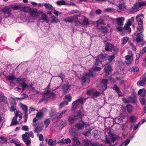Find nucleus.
<instances>
[{
  "mask_svg": "<svg viewBox=\"0 0 146 146\" xmlns=\"http://www.w3.org/2000/svg\"><path fill=\"white\" fill-rule=\"evenodd\" d=\"M101 68L96 66L93 67L90 70L89 72L84 74L82 77V84L83 86L87 85L90 82L89 78L94 77L96 74L94 73L95 71H99Z\"/></svg>",
  "mask_w": 146,
  "mask_h": 146,
  "instance_id": "nucleus-1",
  "label": "nucleus"
},
{
  "mask_svg": "<svg viewBox=\"0 0 146 146\" xmlns=\"http://www.w3.org/2000/svg\"><path fill=\"white\" fill-rule=\"evenodd\" d=\"M49 87V85L46 87L45 92L43 94L44 97H43L39 101L40 103H41L44 101H47L48 99H53L56 97V94L54 93L51 92L50 91L48 90Z\"/></svg>",
  "mask_w": 146,
  "mask_h": 146,
  "instance_id": "nucleus-2",
  "label": "nucleus"
},
{
  "mask_svg": "<svg viewBox=\"0 0 146 146\" xmlns=\"http://www.w3.org/2000/svg\"><path fill=\"white\" fill-rule=\"evenodd\" d=\"M86 98L81 97L73 102L72 106V109L75 110L79 108V106L80 105H83L85 102Z\"/></svg>",
  "mask_w": 146,
  "mask_h": 146,
  "instance_id": "nucleus-3",
  "label": "nucleus"
},
{
  "mask_svg": "<svg viewBox=\"0 0 146 146\" xmlns=\"http://www.w3.org/2000/svg\"><path fill=\"white\" fill-rule=\"evenodd\" d=\"M144 1H142L140 2L136 3L133 6L130 10V12L131 13H133L135 12L138 11L139 9L142 6L146 5V0Z\"/></svg>",
  "mask_w": 146,
  "mask_h": 146,
  "instance_id": "nucleus-4",
  "label": "nucleus"
},
{
  "mask_svg": "<svg viewBox=\"0 0 146 146\" xmlns=\"http://www.w3.org/2000/svg\"><path fill=\"white\" fill-rule=\"evenodd\" d=\"M103 67H104V66H103ZM104 72H106V74L104 75V77H105L108 76L110 73L112 71V69L109 63L106 64L104 65Z\"/></svg>",
  "mask_w": 146,
  "mask_h": 146,
  "instance_id": "nucleus-5",
  "label": "nucleus"
},
{
  "mask_svg": "<svg viewBox=\"0 0 146 146\" xmlns=\"http://www.w3.org/2000/svg\"><path fill=\"white\" fill-rule=\"evenodd\" d=\"M33 126L34 128V132L35 133H38L42 130L43 125L41 123L33 124Z\"/></svg>",
  "mask_w": 146,
  "mask_h": 146,
  "instance_id": "nucleus-6",
  "label": "nucleus"
},
{
  "mask_svg": "<svg viewBox=\"0 0 146 146\" xmlns=\"http://www.w3.org/2000/svg\"><path fill=\"white\" fill-rule=\"evenodd\" d=\"M19 85L22 87L23 90H24L26 88H27L30 90H33L34 89V88L32 86H28L25 82L20 83Z\"/></svg>",
  "mask_w": 146,
  "mask_h": 146,
  "instance_id": "nucleus-7",
  "label": "nucleus"
},
{
  "mask_svg": "<svg viewBox=\"0 0 146 146\" xmlns=\"http://www.w3.org/2000/svg\"><path fill=\"white\" fill-rule=\"evenodd\" d=\"M136 19L137 21H138V24L139 27L137 28V30L139 31L143 30V22L139 18V16H137L136 17Z\"/></svg>",
  "mask_w": 146,
  "mask_h": 146,
  "instance_id": "nucleus-8",
  "label": "nucleus"
},
{
  "mask_svg": "<svg viewBox=\"0 0 146 146\" xmlns=\"http://www.w3.org/2000/svg\"><path fill=\"white\" fill-rule=\"evenodd\" d=\"M105 50H106L111 52L113 50V45L106 42V41H105Z\"/></svg>",
  "mask_w": 146,
  "mask_h": 146,
  "instance_id": "nucleus-9",
  "label": "nucleus"
},
{
  "mask_svg": "<svg viewBox=\"0 0 146 146\" xmlns=\"http://www.w3.org/2000/svg\"><path fill=\"white\" fill-rule=\"evenodd\" d=\"M108 80L106 79H103L101 83V90L104 91L107 88V85Z\"/></svg>",
  "mask_w": 146,
  "mask_h": 146,
  "instance_id": "nucleus-10",
  "label": "nucleus"
},
{
  "mask_svg": "<svg viewBox=\"0 0 146 146\" xmlns=\"http://www.w3.org/2000/svg\"><path fill=\"white\" fill-rule=\"evenodd\" d=\"M146 73H145L143 77L142 80L140 81H138L137 83V85L140 86H143L146 83V76H145Z\"/></svg>",
  "mask_w": 146,
  "mask_h": 146,
  "instance_id": "nucleus-11",
  "label": "nucleus"
},
{
  "mask_svg": "<svg viewBox=\"0 0 146 146\" xmlns=\"http://www.w3.org/2000/svg\"><path fill=\"white\" fill-rule=\"evenodd\" d=\"M143 35L142 32L137 34L136 39V41L137 42H139L142 41L143 40Z\"/></svg>",
  "mask_w": 146,
  "mask_h": 146,
  "instance_id": "nucleus-12",
  "label": "nucleus"
},
{
  "mask_svg": "<svg viewBox=\"0 0 146 146\" xmlns=\"http://www.w3.org/2000/svg\"><path fill=\"white\" fill-rule=\"evenodd\" d=\"M64 92H66L70 87V85L68 84H64L60 86Z\"/></svg>",
  "mask_w": 146,
  "mask_h": 146,
  "instance_id": "nucleus-13",
  "label": "nucleus"
},
{
  "mask_svg": "<svg viewBox=\"0 0 146 146\" xmlns=\"http://www.w3.org/2000/svg\"><path fill=\"white\" fill-rule=\"evenodd\" d=\"M68 111L67 110H66L61 113L60 114L58 115H57L56 116V118L58 119H60L62 117H64L66 116L67 114V112Z\"/></svg>",
  "mask_w": 146,
  "mask_h": 146,
  "instance_id": "nucleus-14",
  "label": "nucleus"
},
{
  "mask_svg": "<svg viewBox=\"0 0 146 146\" xmlns=\"http://www.w3.org/2000/svg\"><path fill=\"white\" fill-rule=\"evenodd\" d=\"M124 20V18L123 17H119L118 18L116 19V20L117 21V23L118 25L123 26V21Z\"/></svg>",
  "mask_w": 146,
  "mask_h": 146,
  "instance_id": "nucleus-15",
  "label": "nucleus"
},
{
  "mask_svg": "<svg viewBox=\"0 0 146 146\" xmlns=\"http://www.w3.org/2000/svg\"><path fill=\"white\" fill-rule=\"evenodd\" d=\"M145 94H143L141 95L140 96V101L141 104L142 105H145Z\"/></svg>",
  "mask_w": 146,
  "mask_h": 146,
  "instance_id": "nucleus-16",
  "label": "nucleus"
},
{
  "mask_svg": "<svg viewBox=\"0 0 146 146\" xmlns=\"http://www.w3.org/2000/svg\"><path fill=\"white\" fill-rule=\"evenodd\" d=\"M75 120H78L82 118L81 112L80 110L78 111L74 116Z\"/></svg>",
  "mask_w": 146,
  "mask_h": 146,
  "instance_id": "nucleus-17",
  "label": "nucleus"
},
{
  "mask_svg": "<svg viewBox=\"0 0 146 146\" xmlns=\"http://www.w3.org/2000/svg\"><path fill=\"white\" fill-rule=\"evenodd\" d=\"M139 68L137 67H133L129 69L128 70L130 72H133L135 74H137L139 71Z\"/></svg>",
  "mask_w": 146,
  "mask_h": 146,
  "instance_id": "nucleus-18",
  "label": "nucleus"
},
{
  "mask_svg": "<svg viewBox=\"0 0 146 146\" xmlns=\"http://www.w3.org/2000/svg\"><path fill=\"white\" fill-rule=\"evenodd\" d=\"M17 117H13L10 125L11 126H12L14 125H17L19 124V123L17 121Z\"/></svg>",
  "mask_w": 146,
  "mask_h": 146,
  "instance_id": "nucleus-19",
  "label": "nucleus"
},
{
  "mask_svg": "<svg viewBox=\"0 0 146 146\" xmlns=\"http://www.w3.org/2000/svg\"><path fill=\"white\" fill-rule=\"evenodd\" d=\"M44 116L43 113L41 111H39L36 115V117L39 119H40Z\"/></svg>",
  "mask_w": 146,
  "mask_h": 146,
  "instance_id": "nucleus-20",
  "label": "nucleus"
},
{
  "mask_svg": "<svg viewBox=\"0 0 146 146\" xmlns=\"http://www.w3.org/2000/svg\"><path fill=\"white\" fill-rule=\"evenodd\" d=\"M83 124L80 123H77L75 125V127L78 129L81 130L84 127V125H86L85 122L83 123Z\"/></svg>",
  "mask_w": 146,
  "mask_h": 146,
  "instance_id": "nucleus-21",
  "label": "nucleus"
},
{
  "mask_svg": "<svg viewBox=\"0 0 146 146\" xmlns=\"http://www.w3.org/2000/svg\"><path fill=\"white\" fill-rule=\"evenodd\" d=\"M129 99L130 102L132 103H135L137 101V98L135 97H132L131 96H129L128 97Z\"/></svg>",
  "mask_w": 146,
  "mask_h": 146,
  "instance_id": "nucleus-22",
  "label": "nucleus"
},
{
  "mask_svg": "<svg viewBox=\"0 0 146 146\" xmlns=\"http://www.w3.org/2000/svg\"><path fill=\"white\" fill-rule=\"evenodd\" d=\"M113 88V90L115 91L118 94L119 96H121L122 95V94L119 88L117 87L116 85H114V86Z\"/></svg>",
  "mask_w": 146,
  "mask_h": 146,
  "instance_id": "nucleus-23",
  "label": "nucleus"
},
{
  "mask_svg": "<svg viewBox=\"0 0 146 146\" xmlns=\"http://www.w3.org/2000/svg\"><path fill=\"white\" fill-rule=\"evenodd\" d=\"M74 17H70L66 18L64 21L66 22L72 23L74 20Z\"/></svg>",
  "mask_w": 146,
  "mask_h": 146,
  "instance_id": "nucleus-24",
  "label": "nucleus"
},
{
  "mask_svg": "<svg viewBox=\"0 0 146 146\" xmlns=\"http://www.w3.org/2000/svg\"><path fill=\"white\" fill-rule=\"evenodd\" d=\"M126 108L127 112L129 113H130L132 112L133 108L132 105L130 104L127 105L126 106Z\"/></svg>",
  "mask_w": 146,
  "mask_h": 146,
  "instance_id": "nucleus-25",
  "label": "nucleus"
},
{
  "mask_svg": "<svg viewBox=\"0 0 146 146\" xmlns=\"http://www.w3.org/2000/svg\"><path fill=\"white\" fill-rule=\"evenodd\" d=\"M48 144L50 146L55 145L56 144V140L53 141L51 139H49L48 141Z\"/></svg>",
  "mask_w": 146,
  "mask_h": 146,
  "instance_id": "nucleus-26",
  "label": "nucleus"
},
{
  "mask_svg": "<svg viewBox=\"0 0 146 146\" xmlns=\"http://www.w3.org/2000/svg\"><path fill=\"white\" fill-rule=\"evenodd\" d=\"M7 102V98L3 95L0 94V102Z\"/></svg>",
  "mask_w": 146,
  "mask_h": 146,
  "instance_id": "nucleus-27",
  "label": "nucleus"
},
{
  "mask_svg": "<svg viewBox=\"0 0 146 146\" xmlns=\"http://www.w3.org/2000/svg\"><path fill=\"white\" fill-rule=\"evenodd\" d=\"M84 19L82 21V24L84 25H87L89 24V21L88 19L85 16H82Z\"/></svg>",
  "mask_w": 146,
  "mask_h": 146,
  "instance_id": "nucleus-28",
  "label": "nucleus"
},
{
  "mask_svg": "<svg viewBox=\"0 0 146 146\" xmlns=\"http://www.w3.org/2000/svg\"><path fill=\"white\" fill-rule=\"evenodd\" d=\"M30 15L31 17L36 18L38 16V15L36 11L33 10L31 12Z\"/></svg>",
  "mask_w": 146,
  "mask_h": 146,
  "instance_id": "nucleus-29",
  "label": "nucleus"
},
{
  "mask_svg": "<svg viewBox=\"0 0 146 146\" xmlns=\"http://www.w3.org/2000/svg\"><path fill=\"white\" fill-rule=\"evenodd\" d=\"M106 54H102L98 55L97 57H98L100 61L102 62V60H104L106 56Z\"/></svg>",
  "mask_w": 146,
  "mask_h": 146,
  "instance_id": "nucleus-30",
  "label": "nucleus"
},
{
  "mask_svg": "<svg viewBox=\"0 0 146 146\" xmlns=\"http://www.w3.org/2000/svg\"><path fill=\"white\" fill-rule=\"evenodd\" d=\"M56 111L55 109L54 108H51L49 112V115L50 117H52L56 113Z\"/></svg>",
  "mask_w": 146,
  "mask_h": 146,
  "instance_id": "nucleus-31",
  "label": "nucleus"
},
{
  "mask_svg": "<svg viewBox=\"0 0 146 146\" xmlns=\"http://www.w3.org/2000/svg\"><path fill=\"white\" fill-rule=\"evenodd\" d=\"M51 19L50 21L51 23H57L58 21V19L54 16H53L51 17Z\"/></svg>",
  "mask_w": 146,
  "mask_h": 146,
  "instance_id": "nucleus-32",
  "label": "nucleus"
},
{
  "mask_svg": "<svg viewBox=\"0 0 146 146\" xmlns=\"http://www.w3.org/2000/svg\"><path fill=\"white\" fill-rule=\"evenodd\" d=\"M41 19L45 21L47 23H48L49 21V19L48 18L47 16L44 14H42V15Z\"/></svg>",
  "mask_w": 146,
  "mask_h": 146,
  "instance_id": "nucleus-33",
  "label": "nucleus"
},
{
  "mask_svg": "<svg viewBox=\"0 0 146 146\" xmlns=\"http://www.w3.org/2000/svg\"><path fill=\"white\" fill-rule=\"evenodd\" d=\"M44 5L46 8L49 9L53 10L54 9V7L49 3H46L44 4Z\"/></svg>",
  "mask_w": 146,
  "mask_h": 146,
  "instance_id": "nucleus-34",
  "label": "nucleus"
},
{
  "mask_svg": "<svg viewBox=\"0 0 146 146\" xmlns=\"http://www.w3.org/2000/svg\"><path fill=\"white\" fill-rule=\"evenodd\" d=\"M24 95L25 96V97H22V98H10L11 99H13L14 100H15V99H19V100H21L23 99H24L25 98H27L28 97V95L25 94L24 93H23L22 94V95Z\"/></svg>",
  "mask_w": 146,
  "mask_h": 146,
  "instance_id": "nucleus-35",
  "label": "nucleus"
},
{
  "mask_svg": "<svg viewBox=\"0 0 146 146\" xmlns=\"http://www.w3.org/2000/svg\"><path fill=\"white\" fill-rule=\"evenodd\" d=\"M75 120H76L75 119L74 116H70L68 119V121L70 124L71 125L74 123Z\"/></svg>",
  "mask_w": 146,
  "mask_h": 146,
  "instance_id": "nucleus-36",
  "label": "nucleus"
},
{
  "mask_svg": "<svg viewBox=\"0 0 146 146\" xmlns=\"http://www.w3.org/2000/svg\"><path fill=\"white\" fill-rule=\"evenodd\" d=\"M50 122V120L49 119H46L44 121V123L45 126V127H47Z\"/></svg>",
  "mask_w": 146,
  "mask_h": 146,
  "instance_id": "nucleus-37",
  "label": "nucleus"
},
{
  "mask_svg": "<svg viewBox=\"0 0 146 146\" xmlns=\"http://www.w3.org/2000/svg\"><path fill=\"white\" fill-rule=\"evenodd\" d=\"M137 118L134 116H131L129 118V120L132 123H133L136 121Z\"/></svg>",
  "mask_w": 146,
  "mask_h": 146,
  "instance_id": "nucleus-38",
  "label": "nucleus"
},
{
  "mask_svg": "<svg viewBox=\"0 0 146 146\" xmlns=\"http://www.w3.org/2000/svg\"><path fill=\"white\" fill-rule=\"evenodd\" d=\"M7 80H8L10 81H12L16 79L15 77L13 75H12L11 76H7Z\"/></svg>",
  "mask_w": 146,
  "mask_h": 146,
  "instance_id": "nucleus-39",
  "label": "nucleus"
},
{
  "mask_svg": "<svg viewBox=\"0 0 146 146\" xmlns=\"http://www.w3.org/2000/svg\"><path fill=\"white\" fill-rule=\"evenodd\" d=\"M11 11V9L10 8H5L3 9V12L5 14H8Z\"/></svg>",
  "mask_w": 146,
  "mask_h": 146,
  "instance_id": "nucleus-40",
  "label": "nucleus"
},
{
  "mask_svg": "<svg viewBox=\"0 0 146 146\" xmlns=\"http://www.w3.org/2000/svg\"><path fill=\"white\" fill-rule=\"evenodd\" d=\"M21 108L24 111V113H27V107L26 105L24 104H22L21 106Z\"/></svg>",
  "mask_w": 146,
  "mask_h": 146,
  "instance_id": "nucleus-41",
  "label": "nucleus"
},
{
  "mask_svg": "<svg viewBox=\"0 0 146 146\" xmlns=\"http://www.w3.org/2000/svg\"><path fill=\"white\" fill-rule=\"evenodd\" d=\"M22 137L23 140L28 139V138L29 137V133L26 132L25 134L22 135Z\"/></svg>",
  "mask_w": 146,
  "mask_h": 146,
  "instance_id": "nucleus-42",
  "label": "nucleus"
},
{
  "mask_svg": "<svg viewBox=\"0 0 146 146\" xmlns=\"http://www.w3.org/2000/svg\"><path fill=\"white\" fill-rule=\"evenodd\" d=\"M128 39V38L127 37L123 38L121 40L122 44H125L127 43Z\"/></svg>",
  "mask_w": 146,
  "mask_h": 146,
  "instance_id": "nucleus-43",
  "label": "nucleus"
},
{
  "mask_svg": "<svg viewBox=\"0 0 146 146\" xmlns=\"http://www.w3.org/2000/svg\"><path fill=\"white\" fill-rule=\"evenodd\" d=\"M16 82L17 83H23V82H25V79L24 78H16Z\"/></svg>",
  "mask_w": 146,
  "mask_h": 146,
  "instance_id": "nucleus-44",
  "label": "nucleus"
},
{
  "mask_svg": "<svg viewBox=\"0 0 146 146\" xmlns=\"http://www.w3.org/2000/svg\"><path fill=\"white\" fill-rule=\"evenodd\" d=\"M95 65H98L99 64L100 62H101L102 63V62L100 61L98 57H97V56L95 57Z\"/></svg>",
  "mask_w": 146,
  "mask_h": 146,
  "instance_id": "nucleus-45",
  "label": "nucleus"
},
{
  "mask_svg": "<svg viewBox=\"0 0 146 146\" xmlns=\"http://www.w3.org/2000/svg\"><path fill=\"white\" fill-rule=\"evenodd\" d=\"M0 139H1L0 142L2 144H3L7 142V141L6 140V139L4 138L3 137H0Z\"/></svg>",
  "mask_w": 146,
  "mask_h": 146,
  "instance_id": "nucleus-46",
  "label": "nucleus"
},
{
  "mask_svg": "<svg viewBox=\"0 0 146 146\" xmlns=\"http://www.w3.org/2000/svg\"><path fill=\"white\" fill-rule=\"evenodd\" d=\"M90 141L87 139H84L83 140V142L84 144V146H88L89 145Z\"/></svg>",
  "mask_w": 146,
  "mask_h": 146,
  "instance_id": "nucleus-47",
  "label": "nucleus"
},
{
  "mask_svg": "<svg viewBox=\"0 0 146 146\" xmlns=\"http://www.w3.org/2000/svg\"><path fill=\"white\" fill-rule=\"evenodd\" d=\"M64 98L66 99L67 100L68 102H70L71 101L72 97L70 95H66Z\"/></svg>",
  "mask_w": 146,
  "mask_h": 146,
  "instance_id": "nucleus-48",
  "label": "nucleus"
},
{
  "mask_svg": "<svg viewBox=\"0 0 146 146\" xmlns=\"http://www.w3.org/2000/svg\"><path fill=\"white\" fill-rule=\"evenodd\" d=\"M56 4L58 5L65 4V2L63 0L59 1L56 2Z\"/></svg>",
  "mask_w": 146,
  "mask_h": 146,
  "instance_id": "nucleus-49",
  "label": "nucleus"
},
{
  "mask_svg": "<svg viewBox=\"0 0 146 146\" xmlns=\"http://www.w3.org/2000/svg\"><path fill=\"white\" fill-rule=\"evenodd\" d=\"M67 124V122L66 120L64 119L62 120V121L60 123V125L62 127H64Z\"/></svg>",
  "mask_w": 146,
  "mask_h": 146,
  "instance_id": "nucleus-50",
  "label": "nucleus"
},
{
  "mask_svg": "<svg viewBox=\"0 0 146 146\" xmlns=\"http://www.w3.org/2000/svg\"><path fill=\"white\" fill-rule=\"evenodd\" d=\"M123 29L125 30H128L129 32H130L131 31V29L130 28L129 25H126L123 27Z\"/></svg>",
  "mask_w": 146,
  "mask_h": 146,
  "instance_id": "nucleus-51",
  "label": "nucleus"
},
{
  "mask_svg": "<svg viewBox=\"0 0 146 146\" xmlns=\"http://www.w3.org/2000/svg\"><path fill=\"white\" fill-rule=\"evenodd\" d=\"M23 141L27 146H28L30 145L31 143V141L30 140L28 139L24 140Z\"/></svg>",
  "mask_w": 146,
  "mask_h": 146,
  "instance_id": "nucleus-52",
  "label": "nucleus"
},
{
  "mask_svg": "<svg viewBox=\"0 0 146 146\" xmlns=\"http://www.w3.org/2000/svg\"><path fill=\"white\" fill-rule=\"evenodd\" d=\"M115 56L114 55H111L108 56V59L110 62L112 61V60L114 59Z\"/></svg>",
  "mask_w": 146,
  "mask_h": 146,
  "instance_id": "nucleus-53",
  "label": "nucleus"
},
{
  "mask_svg": "<svg viewBox=\"0 0 146 146\" xmlns=\"http://www.w3.org/2000/svg\"><path fill=\"white\" fill-rule=\"evenodd\" d=\"M56 77H60L62 80H63L64 79L65 77L64 74L62 73L59 74L58 76H56Z\"/></svg>",
  "mask_w": 146,
  "mask_h": 146,
  "instance_id": "nucleus-54",
  "label": "nucleus"
},
{
  "mask_svg": "<svg viewBox=\"0 0 146 146\" xmlns=\"http://www.w3.org/2000/svg\"><path fill=\"white\" fill-rule=\"evenodd\" d=\"M22 130L25 131H28L29 130V128L28 126L24 125L21 128Z\"/></svg>",
  "mask_w": 146,
  "mask_h": 146,
  "instance_id": "nucleus-55",
  "label": "nucleus"
},
{
  "mask_svg": "<svg viewBox=\"0 0 146 146\" xmlns=\"http://www.w3.org/2000/svg\"><path fill=\"white\" fill-rule=\"evenodd\" d=\"M65 139H62L58 142V143H60V145L65 144Z\"/></svg>",
  "mask_w": 146,
  "mask_h": 146,
  "instance_id": "nucleus-56",
  "label": "nucleus"
},
{
  "mask_svg": "<svg viewBox=\"0 0 146 146\" xmlns=\"http://www.w3.org/2000/svg\"><path fill=\"white\" fill-rule=\"evenodd\" d=\"M130 141V139H127L123 142L122 143L123 145H124L125 146H127L129 144Z\"/></svg>",
  "mask_w": 146,
  "mask_h": 146,
  "instance_id": "nucleus-57",
  "label": "nucleus"
},
{
  "mask_svg": "<svg viewBox=\"0 0 146 146\" xmlns=\"http://www.w3.org/2000/svg\"><path fill=\"white\" fill-rule=\"evenodd\" d=\"M28 115L27 113H24V115L23 116V118L24 120V122L26 123L27 121V118H28Z\"/></svg>",
  "mask_w": 146,
  "mask_h": 146,
  "instance_id": "nucleus-58",
  "label": "nucleus"
},
{
  "mask_svg": "<svg viewBox=\"0 0 146 146\" xmlns=\"http://www.w3.org/2000/svg\"><path fill=\"white\" fill-rule=\"evenodd\" d=\"M100 93L99 92H95L93 93V96L97 97L100 95Z\"/></svg>",
  "mask_w": 146,
  "mask_h": 146,
  "instance_id": "nucleus-59",
  "label": "nucleus"
},
{
  "mask_svg": "<svg viewBox=\"0 0 146 146\" xmlns=\"http://www.w3.org/2000/svg\"><path fill=\"white\" fill-rule=\"evenodd\" d=\"M122 100L123 101V103L125 104L129 103L130 102L129 99H127L125 98H123L122 99Z\"/></svg>",
  "mask_w": 146,
  "mask_h": 146,
  "instance_id": "nucleus-60",
  "label": "nucleus"
},
{
  "mask_svg": "<svg viewBox=\"0 0 146 146\" xmlns=\"http://www.w3.org/2000/svg\"><path fill=\"white\" fill-rule=\"evenodd\" d=\"M16 110L15 107L14 105L12 106L10 108V110L11 111H15Z\"/></svg>",
  "mask_w": 146,
  "mask_h": 146,
  "instance_id": "nucleus-61",
  "label": "nucleus"
},
{
  "mask_svg": "<svg viewBox=\"0 0 146 146\" xmlns=\"http://www.w3.org/2000/svg\"><path fill=\"white\" fill-rule=\"evenodd\" d=\"M37 135L39 137V139L40 141H42L43 140V137L42 134H39L38 133Z\"/></svg>",
  "mask_w": 146,
  "mask_h": 146,
  "instance_id": "nucleus-62",
  "label": "nucleus"
},
{
  "mask_svg": "<svg viewBox=\"0 0 146 146\" xmlns=\"http://www.w3.org/2000/svg\"><path fill=\"white\" fill-rule=\"evenodd\" d=\"M13 9L15 10H17L20 9V7L18 5H16L12 7Z\"/></svg>",
  "mask_w": 146,
  "mask_h": 146,
  "instance_id": "nucleus-63",
  "label": "nucleus"
},
{
  "mask_svg": "<svg viewBox=\"0 0 146 146\" xmlns=\"http://www.w3.org/2000/svg\"><path fill=\"white\" fill-rule=\"evenodd\" d=\"M118 7L120 9H124L125 8V6L123 4H121L119 5Z\"/></svg>",
  "mask_w": 146,
  "mask_h": 146,
  "instance_id": "nucleus-64",
  "label": "nucleus"
}]
</instances>
